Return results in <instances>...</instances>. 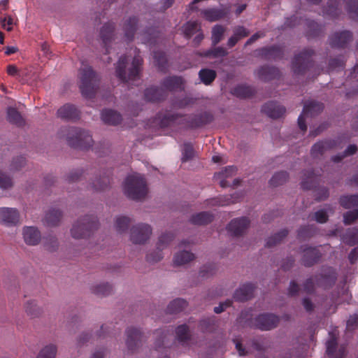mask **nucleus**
<instances>
[{
    "instance_id": "f257e3e1",
    "label": "nucleus",
    "mask_w": 358,
    "mask_h": 358,
    "mask_svg": "<svg viewBox=\"0 0 358 358\" xmlns=\"http://www.w3.org/2000/svg\"><path fill=\"white\" fill-rule=\"evenodd\" d=\"M159 126L162 128L175 125H185L189 129H197L210 123L213 120V115L209 112L193 114L184 116L178 113H167L160 117Z\"/></svg>"
},
{
    "instance_id": "f03ea898",
    "label": "nucleus",
    "mask_w": 358,
    "mask_h": 358,
    "mask_svg": "<svg viewBox=\"0 0 358 358\" xmlns=\"http://www.w3.org/2000/svg\"><path fill=\"white\" fill-rule=\"evenodd\" d=\"M60 138H65L71 148L86 150L92 145L93 140L90 134L78 127H63L58 132Z\"/></svg>"
},
{
    "instance_id": "7ed1b4c3",
    "label": "nucleus",
    "mask_w": 358,
    "mask_h": 358,
    "mask_svg": "<svg viewBox=\"0 0 358 358\" xmlns=\"http://www.w3.org/2000/svg\"><path fill=\"white\" fill-rule=\"evenodd\" d=\"M129 60L127 56H121L115 68L116 76L123 83L140 80L143 59L139 56H135L130 66L127 68Z\"/></svg>"
},
{
    "instance_id": "20e7f679",
    "label": "nucleus",
    "mask_w": 358,
    "mask_h": 358,
    "mask_svg": "<svg viewBox=\"0 0 358 358\" xmlns=\"http://www.w3.org/2000/svg\"><path fill=\"white\" fill-rule=\"evenodd\" d=\"M79 88L86 99H92L99 87V78L91 66L82 64L78 72Z\"/></svg>"
},
{
    "instance_id": "39448f33",
    "label": "nucleus",
    "mask_w": 358,
    "mask_h": 358,
    "mask_svg": "<svg viewBox=\"0 0 358 358\" xmlns=\"http://www.w3.org/2000/svg\"><path fill=\"white\" fill-rule=\"evenodd\" d=\"M125 194L131 199L141 200L148 193L147 183L145 178L140 174L129 176L124 185Z\"/></svg>"
},
{
    "instance_id": "423d86ee",
    "label": "nucleus",
    "mask_w": 358,
    "mask_h": 358,
    "mask_svg": "<svg viewBox=\"0 0 358 358\" xmlns=\"http://www.w3.org/2000/svg\"><path fill=\"white\" fill-rule=\"evenodd\" d=\"M98 227L99 222L96 217L92 215H86L73 225L71 233L75 238H84L90 236L94 230L98 229Z\"/></svg>"
},
{
    "instance_id": "0eeeda50",
    "label": "nucleus",
    "mask_w": 358,
    "mask_h": 358,
    "mask_svg": "<svg viewBox=\"0 0 358 358\" xmlns=\"http://www.w3.org/2000/svg\"><path fill=\"white\" fill-rule=\"evenodd\" d=\"M315 52L310 48H305L299 54L296 55L292 62V69L295 75H304L306 72L314 66L312 57Z\"/></svg>"
},
{
    "instance_id": "6e6552de",
    "label": "nucleus",
    "mask_w": 358,
    "mask_h": 358,
    "mask_svg": "<svg viewBox=\"0 0 358 358\" xmlns=\"http://www.w3.org/2000/svg\"><path fill=\"white\" fill-rule=\"evenodd\" d=\"M21 212L16 208L0 207V225L8 228L20 224Z\"/></svg>"
},
{
    "instance_id": "1a4fd4ad",
    "label": "nucleus",
    "mask_w": 358,
    "mask_h": 358,
    "mask_svg": "<svg viewBox=\"0 0 358 358\" xmlns=\"http://www.w3.org/2000/svg\"><path fill=\"white\" fill-rule=\"evenodd\" d=\"M324 109V105L322 103L315 101H310L305 103L302 113L298 117V125L301 130L306 131L307 126L306 124V117H313L320 114Z\"/></svg>"
},
{
    "instance_id": "9d476101",
    "label": "nucleus",
    "mask_w": 358,
    "mask_h": 358,
    "mask_svg": "<svg viewBox=\"0 0 358 358\" xmlns=\"http://www.w3.org/2000/svg\"><path fill=\"white\" fill-rule=\"evenodd\" d=\"M280 317L273 313H262L253 320V326L262 331H269L277 327Z\"/></svg>"
},
{
    "instance_id": "9b49d317",
    "label": "nucleus",
    "mask_w": 358,
    "mask_h": 358,
    "mask_svg": "<svg viewBox=\"0 0 358 358\" xmlns=\"http://www.w3.org/2000/svg\"><path fill=\"white\" fill-rule=\"evenodd\" d=\"M174 235L172 233L162 234L158 239L157 243V250L147 254L146 260L150 263H155L160 261L162 258V251L165 248L169 243L173 239Z\"/></svg>"
},
{
    "instance_id": "f8f14e48",
    "label": "nucleus",
    "mask_w": 358,
    "mask_h": 358,
    "mask_svg": "<svg viewBox=\"0 0 358 358\" xmlns=\"http://www.w3.org/2000/svg\"><path fill=\"white\" fill-rule=\"evenodd\" d=\"M317 285L324 289L332 287L337 279V273L336 270L330 266H323L320 275L315 276Z\"/></svg>"
},
{
    "instance_id": "ddd939ff",
    "label": "nucleus",
    "mask_w": 358,
    "mask_h": 358,
    "mask_svg": "<svg viewBox=\"0 0 358 358\" xmlns=\"http://www.w3.org/2000/svg\"><path fill=\"white\" fill-rule=\"evenodd\" d=\"M152 234L151 227L147 224H138L131 229L130 238L135 244H143Z\"/></svg>"
},
{
    "instance_id": "4468645a",
    "label": "nucleus",
    "mask_w": 358,
    "mask_h": 358,
    "mask_svg": "<svg viewBox=\"0 0 358 358\" xmlns=\"http://www.w3.org/2000/svg\"><path fill=\"white\" fill-rule=\"evenodd\" d=\"M329 41L332 48H346L352 41V33L347 30L336 31L331 35Z\"/></svg>"
},
{
    "instance_id": "2eb2a0df",
    "label": "nucleus",
    "mask_w": 358,
    "mask_h": 358,
    "mask_svg": "<svg viewBox=\"0 0 358 358\" xmlns=\"http://www.w3.org/2000/svg\"><path fill=\"white\" fill-rule=\"evenodd\" d=\"M115 24L108 22L103 25L100 29L99 36L105 48V54H110V46L115 37Z\"/></svg>"
},
{
    "instance_id": "dca6fc26",
    "label": "nucleus",
    "mask_w": 358,
    "mask_h": 358,
    "mask_svg": "<svg viewBox=\"0 0 358 358\" xmlns=\"http://www.w3.org/2000/svg\"><path fill=\"white\" fill-rule=\"evenodd\" d=\"M303 256L301 263L306 267H310L318 262L322 254L317 247H301Z\"/></svg>"
},
{
    "instance_id": "f3484780",
    "label": "nucleus",
    "mask_w": 358,
    "mask_h": 358,
    "mask_svg": "<svg viewBox=\"0 0 358 358\" xmlns=\"http://www.w3.org/2000/svg\"><path fill=\"white\" fill-rule=\"evenodd\" d=\"M250 221L246 217L235 218L227 226V230L233 236H240L243 234L250 225Z\"/></svg>"
},
{
    "instance_id": "a211bd4d",
    "label": "nucleus",
    "mask_w": 358,
    "mask_h": 358,
    "mask_svg": "<svg viewBox=\"0 0 358 358\" xmlns=\"http://www.w3.org/2000/svg\"><path fill=\"white\" fill-rule=\"evenodd\" d=\"M126 344L129 350L134 352L141 345L144 336L140 329L131 327L127 330Z\"/></svg>"
},
{
    "instance_id": "6ab92c4d",
    "label": "nucleus",
    "mask_w": 358,
    "mask_h": 358,
    "mask_svg": "<svg viewBox=\"0 0 358 358\" xmlns=\"http://www.w3.org/2000/svg\"><path fill=\"white\" fill-rule=\"evenodd\" d=\"M259 56L266 60H276L283 57L284 52L281 47L278 45H271L264 47L257 50Z\"/></svg>"
},
{
    "instance_id": "aec40b11",
    "label": "nucleus",
    "mask_w": 358,
    "mask_h": 358,
    "mask_svg": "<svg viewBox=\"0 0 358 358\" xmlns=\"http://www.w3.org/2000/svg\"><path fill=\"white\" fill-rule=\"evenodd\" d=\"M57 113L59 118L67 121H73L80 117V111L74 105L70 103L60 107Z\"/></svg>"
},
{
    "instance_id": "412c9836",
    "label": "nucleus",
    "mask_w": 358,
    "mask_h": 358,
    "mask_svg": "<svg viewBox=\"0 0 358 358\" xmlns=\"http://www.w3.org/2000/svg\"><path fill=\"white\" fill-rule=\"evenodd\" d=\"M145 99L150 102H160L166 99L168 96L167 92L158 87H148L144 92Z\"/></svg>"
},
{
    "instance_id": "4be33fe9",
    "label": "nucleus",
    "mask_w": 358,
    "mask_h": 358,
    "mask_svg": "<svg viewBox=\"0 0 358 358\" xmlns=\"http://www.w3.org/2000/svg\"><path fill=\"white\" fill-rule=\"evenodd\" d=\"M262 111L273 119L281 117L286 111L284 106L274 101L266 103L262 108Z\"/></svg>"
},
{
    "instance_id": "5701e85b",
    "label": "nucleus",
    "mask_w": 358,
    "mask_h": 358,
    "mask_svg": "<svg viewBox=\"0 0 358 358\" xmlns=\"http://www.w3.org/2000/svg\"><path fill=\"white\" fill-rule=\"evenodd\" d=\"M161 85L166 92H174L177 90L182 91L185 88L182 78L176 76L165 78L161 82Z\"/></svg>"
},
{
    "instance_id": "b1692460",
    "label": "nucleus",
    "mask_w": 358,
    "mask_h": 358,
    "mask_svg": "<svg viewBox=\"0 0 358 358\" xmlns=\"http://www.w3.org/2000/svg\"><path fill=\"white\" fill-rule=\"evenodd\" d=\"M336 146V142L334 140H325L315 143L311 148L310 154L313 158H318L324 155L329 150L333 149Z\"/></svg>"
},
{
    "instance_id": "393cba45",
    "label": "nucleus",
    "mask_w": 358,
    "mask_h": 358,
    "mask_svg": "<svg viewBox=\"0 0 358 358\" xmlns=\"http://www.w3.org/2000/svg\"><path fill=\"white\" fill-rule=\"evenodd\" d=\"M257 76L264 81H270L280 76V70L273 66L264 65L257 70Z\"/></svg>"
},
{
    "instance_id": "a878e982",
    "label": "nucleus",
    "mask_w": 358,
    "mask_h": 358,
    "mask_svg": "<svg viewBox=\"0 0 358 358\" xmlns=\"http://www.w3.org/2000/svg\"><path fill=\"white\" fill-rule=\"evenodd\" d=\"M255 289V286L252 283L244 284L236 290L234 299L238 301H246L253 296Z\"/></svg>"
},
{
    "instance_id": "bb28decb",
    "label": "nucleus",
    "mask_w": 358,
    "mask_h": 358,
    "mask_svg": "<svg viewBox=\"0 0 358 358\" xmlns=\"http://www.w3.org/2000/svg\"><path fill=\"white\" fill-rule=\"evenodd\" d=\"M320 176L315 173L313 170L306 171L303 173L301 188L303 189H311L319 184Z\"/></svg>"
},
{
    "instance_id": "cd10ccee",
    "label": "nucleus",
    "mask_w": 358,
    "mask_h": 358,
    "mask_svg": "<svg viewBox=\"0 0 358 358\" xmlns=\"http://www.w3.org/2000/svg\"><path fill=\"white\" fill-rule=\"evenodd\" d=\"M138 19L136 16L129 17L124 22L123 31L124 33V37L128 41H133L138 28Z\"/></svg>"
},
{
    "instance_id": "c85d7f7f",
    "label": "nucleus",
    "mask_w": 358,
    "mask_h": 358,
    "mask_svg": "<svg viewBox=\"0 0 358 358\" xmlns=\"http://www.w3.org/2000/svg\"><path fill=\"white\" fill-rule=\"evenodd\" d=\"M101 120L108 124L117 125L122 121V115L116 110L112 109H104L101 113Z\"/></svg>"
},
{
    "instance_id": "c756f323",
    "label": "nucleus",
    "mask_w": 358,
    "mask_h": 358,
    "mask_svg": "<svg viewBox=\"0 0 358 358\" xmlns=\"http://www.w3.org/2000/svg\"><path fill=\"white\" fill-rule=\"evenodd\" d=\"M345 86L352 85V90H348L346 96L350 98L358 92V64H357L348 76Z\"/></svg>"
},
{
    "instance_id": "7c9ffc66",
    "label": "nucleus",
    "mask_w": 358,
    "mask_h": 358,
    "mask_svg": "<svg viewBox=\"0 0 358 358\" xmlns=\"http://www.w3.org/2000/svg\"><path fill=\"white\" fill-rule=\"evenodd\" d=\"M195 54L202 57L220 58L226 57L228 51L222 47H215L203 52L196 51Z\"/></svg>"
},
{
    "instance_id": "2f4dec72",
    "label": "nucleus",
    "mask_w": 358,
    "mask_h": 358,
    "mask_svg": "<svg viewBox=\"0 0 358 358\" xmlns=\"http://www.w3.org/2000/svg\"><path fill=\"white\" fill-rule=\"evenodd\" d=\"M41 239L40 231L34 227L24 228V241L29 245H36Z\"/></svg>"
},
{
    "instance_id": "473e14b6",
    "label": "nucleus",
    "mask_w": 358,
    "mask_h": 358,
    "mask_svg": "<svg viewBox=\"0 0 358 358\" xmlns=\"http://www.w3.org/2000/svg\"><path fill=\"white\" fill-rule=\"evenodd\" d=\"M317 231V228L315 224L303 226L298 230L297 237L301 241H306L315 236Z\"/></svg>"
},
{
    "instance_id": "72a5a7b5",
    "label": "nucleus",
    "mask_w": 358,
    "mask_h": 358,
    "mask_svg": "<svg viewBox=\"0 0 358 358\" xmlns=\"http://www.w3.org/2000/svg\"><path fill=\"white\" fill-rule=\"evenodd\" d=\"M213 220V215L209 212H201L193 215L190 222L196 225H206L210 223Z\"/></svg>"
},
{
    "instance_id": "f704fd0d",
    "label": "nucleus",
    "mask_w": 358,
    "mask_h": 358,
    "mask_svg": "<svg viewBox=\"0 0 358 358\" xmlns=\"http://www.w3.org/2000/svg\"><path fill=\"white\" fill-rule=\"evenodd\" d=\"M201 14L207 20L214 22L223 18L226 15V12L221 9L208 8L203 10Z\"/></svg>"
},
{
    "instance_id": "c9c22d12",
    "label": "nucleus",
    "mask_w": 358,
    "mask_h": 358,
    "mask_svg": "<svg viewBox=\"0 0 358 358\" xmlns=\"http://www.w3.org/2000/svg\"><path fill=\"white\" fill-rule=\"evenodd\" d=\"M343 242L350 246L358 243V227L349 228L341 238Z\"/></svg>"
},
{
    "instance_id": "e433bc0d",
    "label": "nucleus",
    "mask_w": 358,
    "mask_h": 358,
    "mask_svg": "<svg viewBox=\"0 0 358 358\" xmlns=\"http://www.w3.org/2000/svg\"><path fill=\"white\" fill-rule=\"evenodd\" d=\"M176 335L177 341L183 345L190 341L192 337L189 327L186 324L178 326L176 329Z\"/></svg>"
},
{
    "instance_id": "4c0bfd02",
    "label": "nucleus",
    "mask_w": 358,
    "mask_h": 358,
    "mask_svg": "<svg viewBox=\"0 0 358 358\" xmlns=\"http://www.w3.org/2000/svg\"><path fill=\"white\" fill-rule=\"evenodd\" d=\"M62 215V212L59 210L51 209L45 214L44 223L48 227L56 226L60 222Z\"/></svg>"
},
{
    "instance_id": "58836bf2",
    "label": "nucleus",
    "mask_w": 358,
    "mask_h": 358,
    "mask_svg": "<svg viewBox=\"0 0 358 358\" xmlns=\"http://www.w3.org/2000/svg\"><path fill=\"white\" fill-rule=\"evenodd\" d=\"M187 306V302L182 299L173 300L167 306L166 311L170 314H176L182 311Z\"/></svg>"
},
{
    "instance_id": "ea45409f",
    "label": "nucleus",
    "mask_w": 358,
    "mask_h": 358,
    "mask_svg": "<svg viewBox=\"0 0 358 358\" xmlns=\"http://www.w3.org/2000/svg\"><path fill=\"white\" fill-rule=\"evenodd\" d=\"M199 77L202 83L206 85H209L215 80L217 73L215 70L202 69L199 72Z\"/></svg>"
},
{
    "instance_id": "a19ab883",
    "label": "nucleus",
    "mask_w": 358,
    "mask_h": 358,
    "mask_svg": "<svg viewBox=\"0 0 358 358\" xmlns=\"http://www.w3.org/2000/svg\"><path fill=\"white\" fill-rule=\"evenodd\" d=\"M194 259V255L190 252L183 250L175 255L173 258L174 264L180 266L189 263Z\"/></svg>"
},
{
    "instance_id": "79ce46f5",
    "label": "nucleus",
    "mask_w": 358,
    "mask_h": 358,
    "mask_svg": "<svg viewBox=\"0 0 358 358\" xmlns=\"http://www.w3.org/2000/svg\"><path fill=\"white\" fill-rule=\"evenodd\" d=\"M339 203L341 206L345 209L357 207L358 194L342 196L340 197Z\"/></svg>"
},
{
    "instance_id": "37998d69",
    "label": "nucleus",
    "mask_w": 358,
    "mask_h": 358,
    "mask_svg": "<svg viewBox=\"0 0 358 358\" xmlns=\"http://www.w3.org/2000/svg\"><path fill=\"white\" fill-rule=\"evenodd\" d=\"M182 29L185 38L189 39L194 34L201 31V26L197 21H189L183 25Z\"/></svg>"
},
{
    "instance_id": "c03bdc74",
    "label": "nucleus",
    "mask_w": 358,
    "mask_h": 358,
    "mask_svg": "<svg viewBox=\"0 0 358 358\" xmlns=\"http://www.w3.org/2000/svg\"><path fill=\"white\" fill-rule=\"evenodd\" d=\"M153 58L155 64L158 67L159 70L165 72L168 66V60L166 54L164 52L155 51L153 52Z\"/></svg>"
},
{
    "instance_id": "a18cd8bd",
    "label": "nucleus",
    "mask_w": 358,
    "mask_h": 358,
    "mask_svg": "<svg viewBox=\"0 0 358 358\" xmlns=\"http://www.w3.org/2000/svg\"><path fill=\"white\" fill-rule=\"evenodd\" d=\"M255 91L252 87L246 85H238L233 90V94L237 97L245 99L252 96Z\"/></svg>"
},
{
    "instance_id": "49530a36",
    "label": "nucleus",
    "mask_w": 358,
    "mask_h": 358,
    "mask_svg": "<svg viewBox=\"0 0 358 358\" xmlns=\"http://www.w3.org/2000/svg\"><path fill=\"white\" fill-rule=\"evenodd\" d=\"M340 0H328L327 5L324 9V13L331 17H336L340 14Z\"/></svg>"
},
{
    "instance_id": "de8ad7c7",
    "label": "nucleus",
    "mask_w": 358,
    "mask_h": 358,
    "mask_svg": "<svg viewBox=\"0 0 358 358\" xmlns=\"http://www.w3.org/2000/svg\"><path fill=\"white\" fill-rule=\"evenodd\" d=\"M110 184L109 174H104L102 177L96 178L90 184L92 189L96 191H101L108 187Z\"/></svg>"
},
{
    "instance_id": "09e8293b",
    "label": "nucleus",
    "mask_w": 358,
    "mask_h": 358,
    "mask_svg": "<svg viewBox=\"0 0 358 358\" xmlns=\"http://www.w3.org/2000/svg\"><path fill=\"white\" fill-rule=\"evenodd\" d=\"M288 235V230L286 229L280 230L279 232L275 234L273 236L269 237L266 243V246L268 248L273 247L279 244L284 238Z\"/></svg>"
},
{
    "instance_id": "8fccbe9b",
    "label": "nucleus",
    "mask_w": 358,
    "mask_h": 358,
    "mask_svg": "<svg viewBox=\"0 0 358 358\" xmlns=\"http://www.w3.org/2000/svg\"><path fill=\"white\" fill-rule=\"evenodd\" d=\"M226 29L220 24L215 25L212 29L211 41L213 46L217 45L223 38Z\"/></svg>"
},
{
    "instance_id": "3c124183",
    "label": "nucleus",
    "mask_w": 358,
    "mask_h": 358,
    "mask_svg": "<svg viewBox=\"0 0 358 358\" xmlns=\"http://www.w3.org/2000/svg\"><path fill=\"white\" fill-rule=\"evenodd\" d=\"M92 292L99 296H106L109 295L112 291L113 287L108 283H101L93 286L91 288Z\"/></svg>"
},
{
    "instance_id": "603ef678",
    "label": "nucleus",
    "mask_w": 358,
    "mask_h": 358,
    "mask_svg": "<svg viewBox=\"0 0 358 358\" xmlns=\"http://www.w3.org/2000/svg\"><path fill=\"white\" fill-rule=\"evenodd\" d=\"M307 36L308 38L318 36L322 31V27L313 20L307 22Z\"/></svg>"
},
{
    "instance_id": "864d4df0",
    "label": "nucleus",
    "mask_w": 358,
    "mask_h": 358,
    "mask_svg": "<svg viewBox=\"0 0 358 358\" xmlns=\"http://www.w3.org/2000/svg\"><path fill=\"white\" fill-rule=\"evenodd\" d=\"M288 173L286 171H280L275 173L269 181L270 185L278 187L284 184L288 179Z\"/></svg>"
},
{
    "instance_id": "5fc2aeb1",
    "label": "nucleus",
    "mask_w": 358,
    "mask_h": 358,
    "mask_svg": "<svg viewBox=\"0 0 358 358\" xmlns=\"http://www.w3.org/2000/svg\"><path fill=\"white\" fill-rule=\"evenodd\" d=\"M7 118L9 122L16 125H20L22 121L20 113L13 107H9L8 108Z\"/></svg>"
},
{
    "instance_id": "6e6d98bb",
    "label": "nucleus",
    "mask_w": 358,
    "mask_h": 358,
    "mask_svg": "<svg viewBox=\"0 0 358 358\" xmlns=\"http://www.w3.org/2000/svg\"><path fill=\"white\" fill-rule=\"evenodd\" d=\"M130 224L131 219L129 217L120 216L116 219L115 229L119 233H123L127 231Z\"/></svg>"
},
{
    "instance_id": "4d7b16f0",
    "label": "nucleus",
    "mask_w": 358,
    "mask_h": 358,
    "mask_svg": "<svg viewBox=\"0 0 358 358\" xmlns=\"http://www.w3.org/2000/svg\"><path fill=\"white\" fill-rule=\"evenodd\" d=\"M330 338L327 341V354L329 357H334L337 348V337L334 332L329 333Z\"/></svg>"
},
{
    "instance_id": "13d9d810",
    "label": "nucleus",
    "mask_w": 358,
    "mask_h": 358,
    "mask_svg": "<svg viewBox=\"0 0 358 358\" xmlns=\"http://www.w3.org/2000/svg\"><path fill=\"white\" fill-rule=\"evenodd\" d=\"M57 353V347L50 344L43 348L36 358H55Z\"/></svg>"
},
{
    "instance_id": "bf43d9fd",
    "label": "nucleus",
    "mask_w": 358,
    "mask_h": 358,
    "mask_svg": "<svg viewBox=\"0 0 358 358\" xmlns=\"http://www.w3.org/2000/svg\"><path fill=\"white\" fill-rule=\"evenodd\" d=\"M13 180L6 173L0 171V189L3 190L10 189L13 186Z\"/></svg>"
},
{
    "instance_id": "052dcab7",
    "label": "nucleus",
    "mask_w": 358,
    "mask_h": 358,
    "mask_svg": "<svg viewBox=\"0 0 358 358\" xmlns=\"http://www.w3.org/2000/svg\"><path fill=\"white\" fill-rule=\"evenodd\" d=\"M345 66L343 57L332 58L329 62L328 71L343 69Z\"/></svg>"
},
{
    "instance_id": "680f3d73",
    "label": "nucleus",
    "mask_w": 358,
    "mask_h": 358,
    "mask_svg": "<svg viewBox=\"0 0 358 358\" xmlns=\"http://www.w3.org/2000/svg\"><path fill=\"white\" fill-rule=\"evenodd\" d=\"M159 37V32L155 31L154 29H148L143 34V43L154 44L157 42Z\"/></svg>"
},
{
    "instance_id": "e2e57ef3",
    "label": "nucleus",
    "mask_w": 358,
    "mask_h": 358,
    "mask_svg": "<svg viewBox=\"0 0 358 358\" xmlns=\"http://www.w3.org/2000/svg\"><path fill=\"white\" fill-rule=\"evenodd\" d=\"M347 10L352 19L358 20V0H348Z\"/></svg>"
},
{
    "instance_id": "0e129e2a",
    "label": "nucleus",
    "mask_w": 358,
    "mask_h": 358,
    "mask_svg": "<svg viewBox=\"0 0 358 358\" xmlns=\"http://www.w3.org/2000/svg\"><path fill=\"white\" fill-rule=\"evenodd\" d=\"M199 327L203 332H210L213 331L215 327L214 319L213 317H207L201 320L199 322Z\"/></svg>"
},
{
    "instance_id": "69168bd1",
    "label": "nucleus",
    "mask_w": 358,
    "mask_h": 358,
    "mask_svg": "<svg viewBox=\"0 0 358 358\" xmlns=\"http://www.w3.org/2000/svg\"><path fill=\"white\" fill-rule=\"evenodd\" d=\"M358 219V208L350 210L343 214V223L350 225Z\"/></svg>"
},
{
    "instance_id": "338daca9",
    "label": "nucleus",
    "mask_w": 358,
    "mask_h": 358,
    "mask_svg": "<svg viewBox=\"0 0 358 358\" xmlns=\"http://www.w3.org/2000/svg\"><path fill=\"white\" fill-rule=\"evenodd\" d=\"M194 150L191 143H187L184 144L182 149V162H187L193 158Z\"/></svg>"
},
{
    "instance_id": "774afa93",
    "label": "nucleus",
    "mask_w": 358,
    "mask_h": 358,
    "mask_svg": "<svg viewBox=\"0 0 358 358\" xmlns=\"http://www.w3.org/2000/svg\"><path fill=\"white\" fill-rule=\"evenodd\" d=\"M24 308L27 313L32 317H37L41 313L39 308L34 301L27 302Z\"/></svg>"
}]
</instances>
